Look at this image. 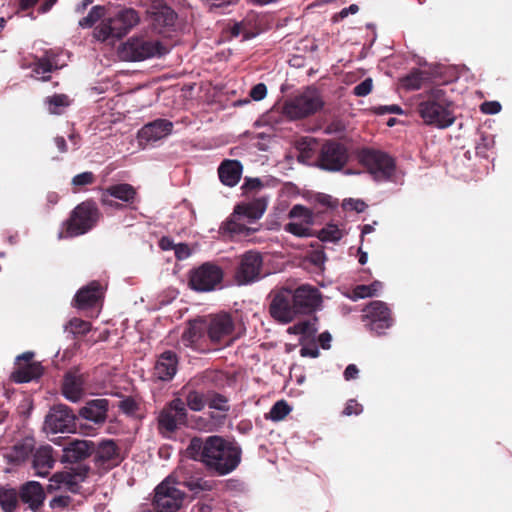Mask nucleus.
Here are the masks:
<instances>
[{
  "label": "nucleus",
  "mask_w": 512,
  "mask_h": 512,
  "mask_svg": "<svg viewBox=\"0 0 512 512\" xmlns=\"http://www.w3.org/2000/svg\"><path fill=\"white\" fill-rule=\"evenodd\" d=\"M187 455L202 462L206 468L219 476L233 472L240 464L242 449L235 440L219 435L205 438L193 437L186 448Z\"/></svg>",
  "instance_id": "1"
},
{
  "label": "nucleus",
  "mask_w": 512,
  "mask_h": 512,
  "mask_svg": "<svg viewBox=\"0 0 512 512\" xmlns=\"http://www.w3.org/2000/svg\"><path fill=\"white\" fill-rule=\"evenodd\" d=\"M418 97L417 111L426 125L445 129L454 123L453 103L445 89L434 86Z\"/></svg>",
  "instance_id": "2"
},
{
  "label": "nucleus",
  "mask_w": 512,
  "mask_h": 512,
  "mask_svg": "<svg viewBox=\"0 0 512 512\" xmlns=\"http://www.w3.org/2000/svg\"><path fill=\"white\" fill-rule=\"evenodd\" d=\"M102 214L93 200L79 203L62 223L60 239L75 238L91 231L98 224Z\"/></svg>",
  "instance_id": "3"
},
{
  "label": "nucleus",
  "mask_w": 512,
  "mask_h": 512,
  "mask_svg": "<svg viewBox=\"0 0 512 512\" xmlns=\"http://www.w3.org/2000/svg\"><path fill=\"white\" fill-rule=\"evenodd\" d=\"M139 22V16L136 10L125 8L120 10L115 16L104 19L94 29V37L98 41H106L109 38L120 39L124 37Z\"/></svg>",
  "instance_id": "4"
},
{
  "label": "nucleus",
  "mask_w": 512,
  "mask_h": 512,
  "mask_svg": "<svg viewBox=\"0 0 512 512\" xmlns=\"http://www.w3.org/2000/svg\"><path fill=\"white\" fill-rule=\"evenodd\" d=\"M178 481V474H171L155 488L152 504L156 512H175L181 508L185 493L175 485Z\"/></svg>",
  "instance_id": "5"
},
{
  "label": "nucleus",
  "mask_w": 512,
  "mask_h": 512,
  "mask_svg": "<svg viewBox=\"0 0 512 512\" xmlns=\"http://www.w3.org/2000/svg\"><path fill=\"white\" fill-rule=\"evenodd\" d=\"M324 101L314 88H307L301 94L287 99L283 112L291 119H302L322 109Z\"/></svg>",
  "instance_id": "6"
},
{
  "label": "nucleus",
  "mask_w": 512,
  "mask_h": 512,
  "mask_svg": "<svg viewBox=\"0 0 512 512\" xmlns=\"http://www.w3.org/2000/svg\"><path fill=\"white\" fill-rule=\"evenodd\" d=\"M349 157V149L346 144L329 139L321 145L315 165L324 171L338 172L346 166Z\"/></svg>",
  "instance_id": "7"
},
{
  "label": "nucleus",
  "mask_w": 512,
  "mask_h": 512,
  "mask_svg": "<svg viewBox=\"0 0 512 512\" xmlns=\"http://www.w3.org/2000/svg\"><path fill=\"white\" fill-rule=\"evenodd\" d=\"M357 158L375 180H387L395 171L394 159L380 150L363 148L358 152Z\"/></svg>",
  "instance_id": "8"
},
{
  "label": "nucleus",
  "mask_w": 512,
  "mask_h": 512,
  "mask_svg": "<svg viewBox=\"0 0 512 512\" xmlns=\"http://www.w3.org/2000/svg\"><path fill=\"white\" fill-rule=\"evenodd\" d=\"M222 268L214 263L205 262L189 271L188 285L196 292L215 290L223 281Z\"/></svg>",
  "instance_id": "9"
},
{
  "label": "nucleus",
  "mask_w": 512,
  "mask_h": 512,
  "mask_svg": "<svg viewBox=\"0 0 512 512\" xmlns=\"http://www.w3.org/2000/svg\"><path fill=\"white\" fill-rule=\"evenodd\" d=\"M124 460L121 448L113 439L94 442L92 462L99 473H107Z\"/></svg>",
  "instance_id": "10"
},
{
  "label": "nucleus",
  "mask_w": 512,
  "mask_h": 512,
  "mask_svg": "<svg viewBox=\"0 0 512 512\" xmlns=\"http://www.w3.org/2000/svg\"><path fill=\"white\" fill-rule=\"evenodd\" d=\"M187 409L182 398H174L160 411L157 421L158 430L163 435L174 433L187 424Z\"/></svg>",
  "instance_id": "11"
},
{
  "label": "nucleus",
  "mask_w": 512,
  "mask_h": 512,
  "mask_svg": "<svg viewBox=\"0 0 512 512\" xmlns=\"http://www.w3.org/2000/svg\"><path fill=\"white\" fill-rule=\"evenodd\" d=\"M263 258L257 251H247L239 258L235 271V279L238 284L246 285L261 278Z\"/></svg>",
  "instance_id": "12"
},
{
  "label": "nucleus",
  "mask_w": 512,
  "mask_h": 512,
  "mask_svg": "<svg viewBox=\"0 0 512 512\" xmlns=\"http://www.w3.org/2000/svg\"><path fill=\"white\" fill-rule=\"evenodd\" d=\"M161 44L142 38H131L123 44L120 55L126 61H142L160 55Z\"/></svg>",
  "instance_id": "13"
},
{
  "label": "nucleus",
  "mask_w": 512,
  "mask_h": 512,
  "mask_svg": "<svg viewBox=\"0 0 512 512\" xmlns=\"http://www.w3.org/2000/svg\"><path fill=\"white\" fill-rule=\"evenodd\" d=\"M111 197L124 202L127 206H131L137 199V191L131 184L128 183L114 184L101 189V204L103 206H108L120 210L124 208V205L112 200Z\"/></svg>",
  "instance_id": "14"
},
{
  "label": "nucleus",
  "mask_w": 512,
  "mask_h": 512,
  "mask_svg": "<svg viewBox=\"0 0 512 512\" xmlns=\"http://www.w3.org/2000/svg\"><path fill=\"white\" fill-rule=\"evenodd\" d=\"M235 328L234 321L230 314L219 313L210 315L205 321V330L209 340L213 344H222L227 342Z\"/></svg>",
  "instance_id": "15"
},
{
  "label": "nucleus",
  "mask_w": 512,
  "mask_h": 512,
  "mask_svg": "<svg viewBox=\"0 0 512 512\" xmlns=\"http://www.w3.org/2000/svg\"><path fill=\"white\" fill-rule=\"evenodd\" d=\"M363 311L365 312V318L368 319L367 326L377 335L384 334L385 330L393 324L391 310L382 301L370 302Z\"/></svg>",
  "instance_id": "16"
},
{
  "label": "nucleus",
  "mask_w": 512,
  "mask_h": 512,
  "mask_svg": "<svg viewBox=\"0 0 512 512\" xmlns=\"http://www.w3.org/2000/svg\"><path fill=\"white\" fill-rule=\"evenodd\" d=\"M89 472L90 467L88 465H79L70 471L57 472L50 479L52 483L49 484L48 490L64 487L72 492H76L79 483L85 481Z\"/></svg>",
  "instance_id": "17"
},
{
  "label": "nucleus",
  "mask_w": 512,
  "mask_h": 512,
  "mask_svg": "<svg viewBox=\"0 0 512 512\" xmlns=\"http://www.w3.org/2000/svg\"><path fill=\"white\" fill-rule=\"evenodd\" d=\"M45 427L53 433L71 431L75 425V415L66 405H55L45 417Z\"/></svg>",
  "instance_id": "18"
},
{
  "label": "nucleus",
  "mask_w": 512,
  "mask_h": 512,
  "mask_svg": "<svg viewBox=\"0 0 512 512\" xmlns=\"http://www.w3.org/2000/svg\"><path fill=\"white\" fill-rule=\"evenodd\" d=\"M294 308L298 314H310L321 303L319 290L310 285H301L291 294Z\"/></svg>",
  "instance_id": "19"
},
{
  "label": "nucleus",
  "mask_w": 512,
  "mask_h": 512,
  "mask_svg": "<svg viewBox=\"0 0 512 512\" xmlns=\"http://www.w3.org/2000/svg\"><path fill=\"white\" fill-rule=\"evenodd\" d=\"M269 312L274 319L282 323L293 321L297 312L291 293L287 290L276 293L270 303Z\"/></svg>",
  "instance_id": "20"
},
{
  "label": "nucleus",
  "mask_w": 512,
  "mask_h": 512,
  "mask_svg": "<svg viewBox=\"0 0 512 512\" xmlns=\"http://www.w3.org/2000/svg\"><path fill=\"white\" fill-rule=\"evenodd\" d=\"M36 440L33 436H26L17 440L4 453L8 464L19 466L24 464L35 451Z\"/></svg>",
  "instance_id": "21"
},
{
  "label": "nucleus",
  "mask_w": 512,
  "mask_h": 512,
  "mask_svg": "<svg viewBox=\"0 0 512 512\" xmlns=\"http://www.w3.org/2000/svg\"><path fill=\"white\" fill-rule=\"evenodd\" d=\"M46 494L39 482L28 481L20 486L17 491V500L28 505L33 512H38L45 501Z\"/></svg>",
  "instance_id": "22"
},
{
  "label": "nucleus",
  "mask_w": 512,
  "mask_h": 512,
  "mask_svg": "<svg viewBox=\"0 0 512 512\" xmlns=\"http://www.w3.org/2000/svg\"><path fill=\"white\" fill-rule=\"evenodd\" d=\"M103 299V288L98 281H92L78 290L74 296V306L79 310H89L99 306Z\"/></svg>",
  "instance_id": "23"
},
{
  "label": "nucleus",
  "mask_w": 512,
  "mask_h": 512,
  "mask_svg": "<svg viewBox=\"0 0 512 512\" xmlns=\"http://www.w3.org/2000/svg\"><path fill=\"white\" fill-rule=\"evenodd\" d=\"M179 358L174 351L166 350L156 359L153 377L159 381H171L177 373Z\"/></svg>",
  "instance_id": "24"
},
{
  "label": "nucleus",
  "mask_w": 512,
  "mask_h": 512,
  "mask_svg": "<svg viewBox=\"0 0 512 512\" xmlns=\"http://www.w3.org/2000/svg\"><path fill=\"white\" fill-rule=\"evenodd\" d=\"M85 376L79 368L67 371L62 382V394L72 402H77L84 394Z\"/></svg>",
  "instance_id": "25"
},
{
  "label": "nucleus",
  "mask_w": 512,
  "mask_h": 512,
  "mask_svg": "<svg viewBox=\"0 0 512 512\" xmlns=\"http://www.w3.org/2000/svg\"><path fill=\"white\" fill-rule=\"evenodd\" d=\"M173 123L168 119H156L145 124L138 131V139L140 142L145 141L147 143L159 141L173 131Z\"/></svg>",
  "instance_id": "26"
},
{
  "label": "nucleus",
  "mask_w": 512,
  "mask_h": 512,
  "mask_svg": "<svg viewBox=\"0 0 512 512\" xmlns=\"http://www.w3.org/2000/svg\"><path fill=\"white\" fill-rule=\"evenodd\" d=\"M94 442L91 440H71L63 449V463H78L92 457Z\"/></svg>",
  "instance_id": "27"
},
{
  "label": "nucleus",
  "mask_w": 512,
  "mask_h": 512,
  "mask_svg": "<svg viewBox=\"0 0 512 512\" xmlns=\"http://www.w3.org/2000/svg\"><path fill=\"white\" fill-rule=\"evenodd\" d=\"M56 459L50 445H42L35 449L32 458V468L35 475L46 477L53 469Z\"/></svg>",
  "instance_id": "28"
},
{
  "label": "nucleus",
  "mask_w": 512,
  "mask_h": 512,
  "mask_svg": "<svg viewBox=\"0 0 512 512\" xmlns=\"http://www.w3.org/2000/svg\"><path fill=\"white\" fill-rule=\"evenodd\" d=\"M108 410L109 400L98 398L86 402L85 406L80 408L79 415L88 421L100 425L106 421Z\"/></svg>",
  "instance_id": "29"
},
{
  "label": "nucleus",
  "mask_w": 512,
  "mask_h": 512,
  "mask_svg": "<svg viewBox=\"0 0 512 512\" xmlns=\"http://www.w3.org/2000/svg\"><path fill=\"white\" fill-rule=\"evenodd\" d=\"M242 169L240 161L226 159L218 167L219 179L224 185L234 187L241 179Z\"/></svg>",
  "instance_id": "30"
},
{
  "label": "nucleus",
  "mask_w": 512,
  "mask_h": 512,
  "mask_svg": "<svg viewBox=\"0 0 512 512\" xmlns=\"http://www.w3.org/2000/svg\"><path fill=\"white\" fill-rule=\"evenodd\" d=\"M179 394L185 403V407L192 411H202L207 404V394L195 389L190 383L184 385Z\"/></svg>",
  "instance_id": "31"
},
{
  "label": "nucleus",
  "mask_w": 512,
  "mask_h": 512,
  "mask_svg": "<svg viewBox=\"0 0 512 512\" xmlns=\"http://www.w3.org/2000/svg\"><path fill=\"white\" fill-rule=\"evenodd\" d=\"M267 207L264 198H257L248 203L238 204L234 209L235 217H244L249 220H257L262 217Z\"/></svg>",
  "instance_id": "32"
},
{
  "label": "nucleus",
  "mask_w": 512,
  "mask_h": 512,
  "mask_svg": "<svg viewBox=\"0 0 512 512\" xmlns=\"http://www.w3.org/2000/svg\"><path fill=\"white\" fill-rule=\"evenodd\" d=\"M43 374V367L40 363L20 364L11 375L16 383H26L38 379Z\"/></svg>",
  "instance_id": "33"
},
{
  "label": "nucleus",
  "mask_w": 512,
  "mask_h": 512,
  "mask_svg": "<svg viewBox=\"0 0 512 512\" xmlns=\"http://www.w3.org/2000/svg\"><path fill=\"white\" fill-rule=\"evenodd\" d=\"M429 79V74L420 69H413L408 75L401 79V85L406 90H418L423 87Z\"/></svg>",
  "instance_id": "34"
},
{
  "label": "nucleus",
  "mask_w": 512,
  "mask_h": 512,
  "mask_svg": "<svg viewBox=\"0 0 512 512\" xmlns=\"http://www.w3.org/2000/svg\"><path fill=\"white\" fill-rule=\"evenodd\" d=\"M0 506L4 512H15L18 507L17 490L0 485Z\"/></svg>",
  "instance_id": "35"
},
{
  "label": "nucleus",
  "mask_w": 512,
  "mask_h": 512,
  "mask_svg": "<svg viewBox=\"0 0 512 512\" xmlns=\"http://www.w3.org/2000/svg\"><path fill=\"white\" fill-rule=\"evenodd\" d=\"M240 218L237 219L231 218L224 222L221 226V230L223 233H227L231 236L233 235H244L249 236L256 231L254 228H250L246 226L244 223L239 221Z\"/></svg>",
  "instance_id": "36"
},
{
  "label": "nucleus",
  "mask_w": 512,
  "mask_h": 512,
  "mask_svg": "<svg viewBox=\"0 0 512 512\" xmlns=\"http://www.w3.org/2000/svg\"><path fill=\"white\" fill-rule=\"evenodd\" d=\"M317 142L312 138H305L298 142L299 150L298 160L302 163L309 164L317 150Z\"/></svg>",
  "instance_id": "37"
},
{
  "label": "nucleus",
  "mask_w": 512,
  "mask_h": 512,
  "mask_svg": "<svg viewBox=\"0 0 512 512\" xmlns=\"http://www.w3.org/2000/svg\"><path fill=\"white\" fill-rule=\"evenodd\" d=\"M177 14L173 9L164 6L154 13V22L161 28H169L175 24Z\"/></svg>",
  "instance_id": "38"
},
{
  "label": "nucleus",
  "mask_w": 512,
  "mask_h": 512,
  "mask_svg": "<svg viewBox=\"0 0 512 512\" xmlns=\"http://www.w3.org/2000/svg\"><path fill=\"white\" fill-rule=\"evenodd\" d=\"M55 69H57V66H54L48 57H41L36 58V61L32 67V73L35 77H38V75H43L39 79L45 82L50 80V76L45 74H49Z\"/></svg>",
  "instance_id": "39"
},
{
  "label": "nucleus",
  "mask_w": 512,
  "mask_h": 512,
  "mask_svg": "<svg viewBox=\"0 0 512 512\" xmlns=\"http://www.w3.org/2000/svg\"><path fill=\"white\" fill-rule=\"evenodd\" d=\"M45 103L48 105V110L51 114L59 115L63 112L64 108L70 105L71 101L66 94H54L47 97Z\"/></svg>",
  "instance_id": "40"
},
{
  "label": "nucleus",
  "mask_w": 512,
  "mask_h": 512,
  "mask_svg": "<svg viewBox=\"0 0 512 512\" xmlns=\"http://www.w3.org/2000/svg\"><path fill=\"white\" fill-rule=\"evenodd\" d=\"M322 242L336 243L343 237V232L335 224H327L315 235Z\"/></svg>",
  "instance_id": "41"
},
{
  "label": "nucleus",
  "mask_w": 512,
  "mask_h": 512,
  "mask_svg": "<svg viewBox=\"0 0 512 512\" xmlns=\"http://www.w3.org/2000/svg\"><path fill=\"white\" fill-rule=\"evenodd\" d=\"M207 405L211 409L228 412L230 410L229 400L223 394L217 392L207 393Z\"/></svg>",
  "instance_id": "42"
},
{
  "label": "nucleus",
  "mask_w": 512,
  "mask_h": 512,
  "mask_svg": "<svg viewBox=\"0 0 512 512\" xmlns=\"http://www.w3.org/2000/svg\"><path fill=\"white\" fill-rule=\"evenodd\" d=\"M290 219H299L300 222H304L308 225H313L314 214L307 207L297 204L294 205L288 213Z\"/></svg>",
  "instance_id": "43"
},
{
  "label": "nucleus",
  "mask_w": 512,
  "mask_h": 512,
  "mask_svg": "<svg viewBox=\"0 0 512 512\" xmlns=\"http://www.w3.org/2000/svg\"><path fill=\"white\" fill-rule=\"evenodd\" d=\"M312 225H308L304 222H289L285 224L284 230L297 237H313L315 232L310 228Z\"/></svg>",
  "instance_id": "44"
},
{
  "label": "nucleus",
  "mask_w": 512,
  "mask_h": 512,
  "mask_svg": "<svg viewBox=\"0 0 512 512\" xmlns=\"http://www.w3.org/2000/svg\"><path fill=\"white\" fill-rule=\"evenodd\" d=\"M65 330L74 336H83L91 330V323L75 317L66 324Z\"/></svg>",
  "instance_id": "45"
},
{
  "label": "nucleus",
  "mask_w": 512,
  "mask_h": 512,
  "mask_svg": "<svg viewBox=\"0 0 512 512\" xmlns=\"http://www.w3.org/2000/svg\"><path fill=\"white\" fill-rule=\"evenodd\" d=\"M205 330V322L204 321H194L191 322L189 327L183 333V341L189 343L197 342L202 332Z\"/></svg>",
  "instance_id": "46"
},
{
  "label": "nucleus",
  "mask_w": 512,
  "mask_h": 512,
  "mask_svg": "<svg viewBox=\"0 0 512 512\" xmlns=\"http://www.w3.org/2000/svg\"><path fill=\"white\" fill-rule=\"evenodd\" d=\"M104 14L105 8L103 6H93L88 15L79 21V26L82 28H91L104 16Z\"/></svg>",
  "instance_id": "47"
},
{
  "label": "nucleus",
  "mask_w": 512,
  "mask_h": 512,
  "mask_svg": "<svg viewBox=\"0 0 512 512\" xmlns=\"http://www.w3.org/2000/svg\"><path fill=\"white\" fill-rule=\"evenodd\" d=\"M291 412V407L285 400L277 401L270 409L267 418L273 421L283 420Z\"/></svg>",
  "instance_id": "48"
},
{
  "label": "nucleus",
  "mask_w": 512,
  "mask_h": 512,
  "mask_svg": "<svg viewBox=\"0 0 512 512\" xmlns=\"http://www.w3.org/2000/svg\"><path fill=\"white\" fill-rule=\"evenodd\" d=\"M95 181L96 177L94 173L86 171L75 175L71 180V184L74 187V191H77V188L92 185Z\"/></svg>",
  "instance_id": "49"
},
{
  "label": "nucleus",
  "mask_w": 512,
  "mask_h": 512,
  "mask_svg": "<svg viewBox=\"0 0 512 512\" xmlns=\"http://www.w3.org/2000/svg\"><path fill=\"white\" fill-rule=\"evenodd\" d=\"M119 409L127 416H134L139 410V403L132 397H126L118 404Z\"/></svg>",
  "instance_id": "50"
},
{
  "label": "nucleus",
  "mask_w": 512,
  "mask_h": 512,
  "mask_svg": "<svg viewBox=\"0 0 512 512\" xmlns=\"http://www.w3.org/2000/svg\"><path fill=\"white\" fill-rule=\"evenodd\" d=\"M173 474H178L180 481L176 482L175 485L178 487L180 485L189 488L191 491H196L202 489L201 479H191L187 480L186 477L182 474L181 471H175Z\"/></svg>",
  "instance_id": "51"
},
{
  "label": "nucleus",
  "mask_w": 512,
  "mask_h": 512,
  "mask_svg": "<svg viewBox=\"0 0 512 512\" xmlns=\"http://www.w3.org/2000/svg\"><path fill=\"white\" fill-rule=\"evenodd\" d=\"M373 88V81L371 78H366L361 83L356 85L353 89V94L356 96L364 97L371 93Z\"/></svg>",
  "instance_id": "52"
},
{
  "label": "nucleus",
  "mask_w": 512,
  "mask_h": 512,
  "mask_svg": "<svg viewBox=\"0 0 512 512\" xmlns=\"http://www.w3.org/2000/svg\"><path fill=\"white\" fill-rule=\"evenodd\" d=\"M343 206L347 210H353L358 213L363 212L367 208V204L359 199H348L345 200Z\"/></svg>",
  "instance_id": "53"
},
{
  "label": "nucleus",
  "mask_w": 512,
  "mask_h": 512,
  "mask_svg": "<svg viewBox=\"0 0 512 512\" xmlns=\"http://www.w3.org/2000/svg\"><path fill=\"white\" fill-rule=\"evenodd\" d=\"M362 411H363L362 405L359 404L356 400L350 399L347 402L342 413L345 416H351V415H359L360 413H362Z\"/></svg>",
  "instance_id": "54"
},
{
  "label": "nucleus",
  "mask_w": 512,
  "mask_h": 512,
  "mask_svg": "<svg viewBox=\"0 0 512 512\" xmlns=\"http://www.w3.org/2000/svg\"><path fill=\"white\" fill-rule=\"evenodd\" d=\"M250 97L255 101H260L264 99L267 95V87L264 83H258L252 87L250 93Z\"/></svg>",
  "instance_id": "55"
},
{
  "label": "nucleus",
  "mask_w": 512,
  "mask_h": 512,
  "mask_svg": "<svg viewBox=\"0 0 512 512\" xmlns=\"http://www.w3.org/2000/svg\"><path fill=\"white\" fill-rule=\"evenodd\" d=\"M71 497L67 495L56 496L50 501V507L55 508H66L71 503Z\"/></svg>",
  "instance_id": "56"
},
{
  "label": "nucleus",
  "mask_w": 512,
  "mask_h": 512,
  "mask_svg": "<svg viewBox=\"0 0 512 512\" xmlns=\"http://www.w3.org/2000/svg\"><path fill=\"white\" fill-rule=\"evenodd\" d=\"M481 141V143H478L476 145V154L486 157V150H488L492 146L493 140L490 139L489 137L483 136L481 138Z\"/></svg>",
  "instance_id": "57"
},
{
  "label": "nucleus",
  "mask_w": 512,
  "mask_h": 512,
  "mask_svg": "<svg viewBox=\"0 0 512 512\" xmlns=\"http://www.w3.org/2000/svg\"><path fill=\"white\" fill-rule=\"evenodd\" d=\"M481 110L486 114H496L500 112L501 105L497 101H487L481 105Z\"/></svg>",
  "instance_id": "58"
},
{
  "label": "nucleus",
  "mask_w": 512,
  "mask_h": 512,
  "mask_svg": "<svg viewBox=\"0 0 512 512\" xmlns=\"http://www.w3.org/2000/svg\"><path fill=\"white\" fill-rule=\"evenodd\" d=\"M353 294L355 298H366L372 297L373 292H371L369 285H358L354 288Z\"/></svg>",
  "instance_id": "59"
},
{
  "label": "nucleus",
  "mask_w": 512,
  "mask_h": 512,
  "mask_svg": "<svg viewBox=\"0 0 512 512\" xmlns=\"http://www.w3.org/2000/svg\"><path fill=\"white\" fill-rule=\"evenodd\" d=\"M175 256L177 259L182 260L190 256L189 246L185 243L175 245Z\"/></svg>",
  "instance_id": "60"
},
{
  "label": "nucleus",
  "mask_w": 512,
  "mask_h": 512,
  "mask_svg": "<svg viewBox=\"0 0 512 512\" xmlns=\"http://www.w3.org/2000/svg\"><path fill=\"white\" fill-rule=\"evenodd\" d=\"M301 325L303 336L310 338L316 334L317 328L315 327L314 323L310 321H301Z\"/></svg>",
  "instance_id": "61"
},
{
  "label": "nucleus",
  "mask_w": 512,
  "mask_h": 512,
  "mask_svg": "<svg viewBox=\"0 0 512 512\" xmlns=\"http://www.w3.org/2000/svg\"><path fill=\"white\" fill-rule=\"evenodd\" d=\"M375 112L379 115H383L386 113L401 114L402 109L398 105L379 106L375 108Z\"/></svg>",
  "instance_id": "62"
},
{
  "label": "nucleus",
  "mask_w": 512,
  "mask_h": 512,
  "mask_svg": "<svg viewBox=\"0 0 512 512\" xmlns=\"http://www.w3.org/2000/svg\"><path fill=\"white\" fill-rule=\"evenodd\" d=\"M262 187V182L259 178H247L244 183V188L247 191L258 190Z\"/></svg>",
  "instance_id": "63"
},
{
  "label": "nucleus",
  "mask_w": 512,
  "mask_h": 512,
  "mask_svg": "<svg viewBox=\"0 0 512 512\" xmlns=\"http://www.w3.org/2000/svg\"><path fill=\"white\" fill-rule=\"evenodd\" d=\"M358 373H359V370H358L357 366L354 364H349L346 367V369L344 370V378L346 380L355 379L357 377Z\"/></svg>",
  "instance_id": "64"
}]
</instances>
